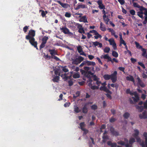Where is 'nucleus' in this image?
<instances>
[{"label": "nucleus", "instance_id": "41", "mask_svg": "<svg viewBox=\"0 0 147 147\" xmlns=\"http://www.w3.org/2000/svg\"><path fill=\"white\" fill-rule=\"evenodd\" d=\"M107 94H106L107 97L109 98H111V92L108 90H107Z\"/></svg>", "mask_w": 147, "mask_h": 147}, {"label": "nucleus", "instance_id": "27", "mask_svg": "<svg viewBox=\"0 0 147 147\" xmlns=\"http://www.w3.org/2000/svg\"><path fill=\"white\" fill-rule=\"evenodd\" d=\"M140 10L142 11L144 13V14L147 16V9L143 7H141L140 8Z\"/></svg>", "mask_w": 147, "mask_h": 147}, {"label": "nucleus", "instance_id": "37", "mask_svg": "<svg viewBox=\"0 0 147 147\" xmlns=\"http://www.w3.org/2000/svg\"><path fill=\"white\" fill-rule=\"evenodd\" d=\"M135 141V139L134 138L132 137H131L129 140V144H131L134 142Z\"/></svg>", "mask_w": 147, "mask_h": 147}, {"label": "nucleus", "instance_id": "43", "mask_svg": "<svg viewBox=\"0 0 147 147\" xmlns=\"http://www.w3.org/2000/svg\"><path fill=\"white\" fill-rule=\"evenodd\" d=\"M61 77L64 80H67L68 78V77L67 76L66 74H64L61 75Z\"/></svg>", "mask_w": 147, "mask_h": 147}, {"label": "nucleus", "instance_id": "40", "mask_svg": "<svg viewBox=\"0 0 147 147\" xmlns=\"http://www.w3.org/2000/svg\"><path fill=\"white\" fill-rule=\"evenodd\" d=\"M106 132L105 131L104 133V135L103 136V142H105L106 140L108 139V137L107 136L105 135V134L106 133Z\"/></svg>", "mask_w": 147, "mask_h": 147}, {"label": "nucleus", "instance_id": "61", "mask_svg": "<svg viewBox=\"0 0 147 147\" xmlns=\"http://www.w3.org/2000/svg\"><path fill=\"white\" fill-rule=\"evenodd\" d=\"M131 62L134 63L136 61V59L133 58H131Z\"/></svg>", "mask_w": 147, "mask_h": 147}, {"label": "nucleus", "instance_id": "42", "mask_svg": "<svg viewBox=\"0 0 147 147\" xmlns=\"http://www.w3.org/2000/svg\"><path fill=\"white\" fill-rule=\"evenodd\" d=\"M95 35V36H94V37L96 39H97L99 38H101V36L98 34L97 32Z\"/></svg>", "mask_w": 147, "mask_h": 147}, {"label": "nucleus", "instance_id": "45", "mask_svg": "<svg viewBox=\"0 0 147 147\" xmlns=\"http://www.w3.org/2000/svg\"><path fill=\"white\" fill-rule=\"evenodd\" d=\"M133 5L135 7H137L139 8L140 10V8L141 7H143L142 6H140L137 3H133Z\"/></svg>", "mask_w": 147, "mask_h": 147}, {"label": "nucleus", "instance_id": "4", "mask_svg": "<svg viewBox=\"0 0 147 147\" xmlns=\"http://www.w3.org/2000/svg\"><path fill=\"white\" fill-rule=\"evenodd\" d=\"M127 93H129L132 96V98L134 101L136 102L137 101L139 100V98L138 94L136 92H132L130 91L129 89H127L126 91Z\"/></svg>", "mask_w": 147, "mask_h": 147}, {"label": "nucleus", "instance_id": "20", "mask_svg": "<svg viewBox=\"0 0 147 147\" xmlns=\"http://www.w3.org/2000/svg\"><path fill=\"white\" fill-rule=\"evenodd\" d=\"M126 79L127 80L133 82L134 84H135V81L133 77L130 75H129L126 77Z\"/></svg>", "mask_w": 147, "mask_h": 147}, {"label": "nucleus", "instance_id": "55", "mask_svg": "<svg viewBox=\"0 0 147 147\" xmlns=\"http://www.w3.org/2000/svg\"><path fill=\"white\" fill-rule=\"evenodd\" d=\"M63 70L65 72H66L68 71V69L66 67H63Z\"/></svg>", "mask_w": 147, "mask_h": 147}, {"label": "nucleus", "instance_id": "52", "mask_svg": "<svg viewBox=\"0 0 147 147\" xmlns=\"http://www.w3.org/2000/svg\"><path fill=\"white\" fill-rule=\"evenodd\" d=\"M138 64L139 65H140L143 68L145 69V67L144 66V64L143 63L141 62H138Z\"/></svg>", "mask_w": 147, "mask_h": 147}, {"label": "nucleus", "instance_id": "14", "mask_svg": "<svg viewBox=\"0 0 147 147\" xmlns=\"http://www.w3.org/2000/svg\"><path fill=\"white\" fill-rule=\"evenodd\" d=\"M60 30L65 34H69L70 33L69 30L66 27H60Z\"/></svg>", "mask_w": 147, "mask_h": 147}, {"label": "nucleus", "instance_id": "19", "mask_svg": "<svg viewBox=\"0 0 147 147\" xmlns=\"http://www.w3.org/2000/svg\"><path fill=\"white\" fill-rule=\"evenodd\" d=\"M98 3L99 5V7L100 9H104L105 6L102 3L101 0H99L97 2Z\"/></svg>", "mask_w": 147, "mask_h": 147}, {"label": "nucleus", "instance_id": "63", "mask_svg": "<svg viewBox=\"0 0 147 147\" xmlns=\"http://www.w3.org/2000/svg\"><path fill=\"white\" fill-rule=\"evenodd\" d=\"M46 43L44 42H42L41 44V45L40 47V48H43L45 46V45Z\"/></svg>", "mask_w": 147, "mask_h": 147}, {"label": "nucleus", "instance_id": "28", "mask_svg": "<svg viewBox=\"0 0 147 147\" xmlns=\"http://www.w3.org/2000/svg\"><path fill=\"white\" fill-rule=\"evenodd\" d=\"M143 12L142 11L140 10L137 13L138 15L140 18L143 19L144 18L143 16Z\"/></svg>", "mask_w": 147, "mask_h": 147}, {"label": "nucleus", "instance_id": "32", "mask_svg": "<svg viewBox=\"0 0 147 147\" xmlns=\"http://www.w3.org/2000/svg\"><path fill=\"white\" fill-rule=\"evenodd\" d=\"M49 51L52 56L56 54V53L55 50H49Z\"/></svg>", "mask_w": 147, "mask_h": 147}, {"label": "nucleus", "instance_id": "49", "mask_svg": "<svg viewBox=\"0 0 147 147\" xmlns=\"http://www.w3.org/2000/svg\"><path fill=\"white\" fill-rule=\"evenodd\" d=\"M120 43L121 44H123L124 45H126V43L123 39L120 40Z\"/></svg>", "mask_w": 147, "mask_h": 147}, {"label": "nucleus", "instance_id": "50", "mask_svg": "<svg viewBox=\"0 0 147 147\" xmlns=\"http://www.w3.org/2000/svg\"><path fill=\"white\" fill-rule=\"evenodd\" d=\"M65 16L66 17L69 18L71 16V14L69 13L66 12L65 13Z\"/></svg>", "mask_w": 147, "mask_h": 147}, {"label": "nucleus", "instance_id": "2", "mask_svg": "<svg viewBox=\"0 0 147 147\" xmlns=\"http://www.w3.org/2000/svg\"><path fill=\"white\" fill-rule=\"evenodd\" d=\"M93 80L96 82V84L98 85V87L101 84L102 86L100 88V90H106V88L105 87V86L106 84V82L101 83V82L99 80V79L95 76H94L93 77Z\"/></svg>", "mask_w": 147, "mask_h": 147}, {"label": "nucleus", "instance_id": "26", "mask_svg": "<svg viewBox=\"0 0 147 147\" xmlns=\"http://www.w3.org/2000/svg\"><path fill=\"white\" fill-rule=\"evenodd\" d=\"M100 28L102 31H105L106 30V28H105V26L101 22L100 23Z\"/></svg>", "mask_w": 147, "mask_h": 147}, {"label": "nucleus", "instance_id": "47", "mask_svg": "<svg viewBox=\"0 0 147 147\" xmlns=\"http://www.w3.org/2000/svg\"><path fill=\"white\" fill-rule=\"evenodd\" d=\"M74 111L76 113H78L80 111V110L78 107L75 106L74 107Z\"/></svg>", "mask_w": 147, "mask_h": 147}, {"label": "nucleus", "instance_id": "10", "mask_svg": "<svg viewBox=\"0 0 147 147\" xmlns=\"http://www.w3.org/2000/svg\"><path fill=\"white\" fill-rule=\"evenodd\" d=\"M84 59L83 57H79L73 61V63L76 64H78L79 63H80L81 61L83 60Z\"/></svg>", "mask_w": 147, "mask_h": 147}, {"label": "nucleus", "instance_id": "18", "mask_svg": "<svg viewBox=\"0 0 147 147\" xmlns=\"http://www.w3.org/2000/svg\"><path fill=\"white\" fill-rule=\"evenodd\" d=\"M80 126L81 129L84 131V133L86 134L88 132V131L87 130L85 129L83 127L84 126V123H80Z\"/></svg>", "mask_w": 147, "mask_h": 147}, {"label": "nucleus", "instance_id": "36", "mask_svg": "<svg viewBox=\"0 0 147 147\" xmlns=\"http://www.w3.org/2000/svg\"><path fill=\"white\" fill-rule=\"evenodd\" d=\"M112 55L113 57H117L118 56V54L115 51H112Z\"/></svg>", "mask_w": 147, "mask_h": 147}, {"label": "nucleus", "instance_id": "25", "mask_svg": "<svg viewBox=\"0 0 147 147\" xmlns=\"http://www.w3.org/2000/svg\"><path fill=\"white\" fill-rule=\"evenodd\" d=\"M93 45L96 46H98V47L101 48L102 47V45L101 43H100L98 42H93Z\"/></svg>", "mask_w": 147, "mask_h": 147}, {"label": "nucleus", "instance_id": "53", "mask_svg": "<svg viewBox=\"0 0 147 147\" xmlns=\"http://www.w3.org/2000/svg\"><path fill=\"white\" fill-rule=\"evenodd\" d=\"M118 1L121 5H123L125 3L124 0H118Z\"/></svg>", "mask_w": 147, "mask_h": 147}, {"label": "nucleus", "instance_id": "9", "mask_svg": "<svg viewBox=\"0 0 147 147\" xmlns=\"http://www.w3.org/2000/svg\"><path fill=\"white\" fill-rule=\"evenodd\" d=\"M135 77L136 78V79L138 80V84L140 85L142 88L144 87L145 86V85L142 82L139 77L136 75L135 76Z\"/></svg>", "mask_w": 147, "mask_h": 147}, {"label": "nucleus", "instance_id": "44", "mask_svg": "<svg viewBox=\"0 0 147 147\" xmlns=\"http://www.w3.org/2000/svg\"><path fill=\"white\" fill-rule=\"evenodd\" d=\"M135 43L137 48L138 49H142V47L140 45L139 43L136 42H135Z\"/></svg>", "mask_w": 147, "mask_h": 147}, {"label": "nucleus", "instance_id": "60", "mask_svg": "<svg viewBox=\"0 0 147 147\" xmlns=\"http://www.w3.org/2000/svg\"><path fill=\"white\" fill-rule=\"evenodd\" d=\"M55 75H58V76L60 75V73H59V70L55 71Z\"/></svg>", "mask_w": 147, "mask_h": 147}, {"label": "nucleus", "instance_id": "35", "mask_svg": "<svg viewBox=\"0 0 147 147\" xmlns=\"http://www.w3.org/2000/svg\"><path fill=\"white\" fill-rule=\"evenodd\" d=\"M110 50V49L108 47H105L103 49V51L105 53H108Z\"/></svg>", "mask_w": 147, "mask_h": 147}, {"label": "nucleus", "instance_id": "24", "mask_svg": "<svg viewBox=\"0 0 147 147\" xmlns=\"http://www.w3.org/2000/svg\"><path fill=\"white\" fill-rule=\"evenodd\" d=\"M80 21L84 22L85 23L88 22L86 16H84L81 17L80 19Z\"/></svg>", "mask_w": 147, "mask_h": 147}, {"label": "nucleus", "instance_id": "57", "mask_svg": "<svg viewBox=\"0 0 147 147\" xmlns=\"http://www.w3.org/2000/svg\"><path fill=\"white\" fill-rule=\"evenodd\" d=\"M144 107L147 109V100L144 103Z\"/></svg>", "mask_w": 147, "mask_h": 147}, {"label": "nucleus", "instance_id": "7", "mask_svg": "<svg viewBox=\"0 0 147 147\" xmlns=\"http://www.w3.org/2000/svg\"><path fill=\"white\" fill-rule=\"evenodd\" d=\"M92 80H90L88 82V84L89 86L90 87L92 90L98 89L99 88V87L98 86H92Z\"/></svg>", "mask_w": 147, "mask_h": 147}, {"label": "nucleus", "instance_id": "62", "mask_svg": "<svg viewBox=\"0 0 147 147\" xmlns=\"http://www.w3.org/2000/svg\"><path fill=\"white\" fill-rule=\"evenodd\" d=\"M28 29V27L27 26H26L24 27L23 28V30L26 32L27 31V30Z\"/></svg>", "mask_w": 147, "mask_h": 147}, {"label": "nucleus", "instance_id": "17", "mask_svg": "<svg viewBox=\"0 0 147 147\" xmlns=\"http://www.w3.org/2000/svg\"><path fill=\"white\" fill-rule=\"evenodd\" d=\"M143 136L145 138V142H144L141 141V142H143L145 145V146L144 147H145L147 146V133L146 132H144L143 134Z\"/></svg>", "mask_w": 147, "mask_h": 147}, {"label": "nucleus", "instance_id": "1", "mask_svg": "<svg viewBox=\"0 0 147 147\" xmlns=\"http://www.w3.org/2000/svg\"><path fill=\"white\" fill-rule=\"evenodd\" d=\"M35 35V31L33 30H31L29 31L28 35L26 36V38L27 39L29 40L30 42L32 45L38 49L37 45V42L35 41V39L33 37Z\"/></svg>", "mask_w": 147, "mask_h": 147}, {"label": "nucleus", "instance_id": "8", "mask_svg": "<svg viewBox=\"0 0 147 147\" xmlns=\"http://www.w3.org/2000/svg\"><path fill=\"white\" fill-rule=\"evenodd\" d=\"M119 144L121 145H125L126 147H130L128 144V140L127 139H125V142L120 141L118 142Z\"/></svg>", "mask_w": 147, "mask_h": 147}, {"label": "nucleus", "instance_id": "64", "mask_svg": "<svg viewBox=\"0 0 147 147\" xmlns=\"http://www.w3.org/2000/svg\"><path fill=\"white\" fill-rule=\"evenodd\" d=\"M70 105L69 102H66L64 105V106L65 107H67L69 106Z\"/></svg>", "mask_w": 147, "mask_h": 147}, {"label": "nucleus", "instance_id": "38", "mask_svg": "<svg viewBox=\"0 0 147 147\" xmlns=\"http://www.w3.org/2000/svg\"><path fill=\"white\" fill-rule=\"evenodd\" d=\"M73 76L74 78H78L80 77V75L79 73H77L74 74Z\"/></svg>", "mask_w": 147, "mask_h": 147}, {"label": "nucleus", "instance_id": "46", "mask_svg": "<svg viewBox=\"0 0 147 147\" xmlns=\"http://www.w3.org/2000/svg\"><path fill=\"white\" fill-rule=\"evenodd\" d=\"M129 116V114L127 113H125L123 115L124 117L125 118H128Z\"/></svg>", "mask_w": 147, "mask_h": 147}, {"label": "nucleus", "instance_id": "12", "mask_svg": "<svg viewBox=\"0 0 147 147\" xmlns=\"http://www.w3.org/2000/svg\"><path fill=\"white\" fill-rule=\"evenodd\" d=\"M57 2L62 7L64 8H68L70 7V5L67 3H63L59 1H57Z\"/></svg>", "mask_w": 147, "mask_h": 147}, {"label": "nucleus", "instance_id": "3", "mask_svg": "<svg viewBox=\"0 0 147 147\" xmlns=\"http://www.w3.org/2000/svg\"><path fill=\"white\" fill-rule=\"evenodd\" d=\"M139 134V131L137 130H135L132 136L136 139L137 142H138L142 147H144L145 146L143 142H141V140L140 138L138 136Z\"/></svg>", "mask_w": 147, "mask_h": 147}, {"label": "nucleus", "instance_id": "23", "mask_svg": "<svg viewBox=\"0 0 147 147\" xmlns=\"http://www.w3.org/2000/svg\"><path fill=\"white\" fill-rule=\"evenodd\" d=\"M86 63L87 65H92L94 66L95 65L96 63L93 61H87L86 62Z\"/></svg>", "mask_w": 147, "mask_h": 147}, {"label": "nucleus", "instance_id": "39", "mask_svg": "<svg viewBox=\"0 0 147 147\" xmlns=\"http://www.w3.org/2000/svg\"><path fill=\"white\" fill-rule=\"evenodd\" d=\"M49 38V37L48 36H45L42 39V42H44L46 43L47 40Z\"/></svg>", "mask_w": 147, "mask_h": 147}, {"label": "nucleus", "instance_id": "29", "mask_svg": "<svg viewBox=\"0 0 147 147\" xmlns=\"http://www.w3.org/2000/svg\"><path fill=\"white\" fill-rule=\"evenodd\" d=\"M136 107L140 112L142 111L144 109V107L142 106L141 105H136Z\"/></svg>", "mask_w": 147, "mask_h": 147}, {"label": "nucleus", "instance_id": "58", "mask_svg": "<svg viewBox=\"0 0 147 147\" xmlns=\"http://www.w3.org/2000/svg\"><path fill=\"white\" fill-rule=\"evenodd\" d=\"M147 23V16H146L145 17V20L144 21L143 23L144 24H145Z\"/></svg>", "mask_w": 147, "mask_h": 147}, {"label": "nucleus", "instance_id": "16", "mask_svg": "<svg viewBox=\"0 0 147 147\" xmlns=\"http://www.w3.org/2000/svg\"><path fill=\"white\" fill-rule=\"evenodd\" d=\"M108 15H104L103 17V19L107 24H109V19L108 18Z\"/></svg>", "mask_w": 147, "mask_h": 147}, {"label": "nucleus", "instance_id": "11", "mask_svg": "<svg viewBox=\"0 0 147 147\" xmlns=\"http://www.w3.org/2000/svg\"><path fill=\"white\" fill-rule=\"evenodd\" d=\"M77 28L78 29V32L81 33H85V32L82 26L80 24H77L76 25Z\"/></svg>", "mask_w": 147, "mask_h": 147}, {"label": "nucleus", "instance_id": "59", "mask_svg": "<svg viewBox=\"0 0 147 147\" xmlns=\"http://www.w3.org/2000/svg\"><path fill=\"white\" fill-rule=\"evenodd\" d=\"M118 69L120 70L123 71V72L125 73L124 72V68L123 67H120L118 68Z\"/></svg>", "mask_w": 147, "mask_h": 147}, {"label": "nucleus", "instance_id": "56", "mask_svg": "<svg viewBox=\"0 0 147 147\" xmlns=\"http://www.w3.org/2000/svg\"><path fill=\"white\" fill-rule=\"evenodd\" d=\"M88 57L90 60H91L94 58V57L92 55H88Z\"/></svg>", "mask_w": 147, "mask_h": 147}, {"label": "nucleus", "instance_id": "48", "mask_svg": "<svg viewBox=\"0 0 147 147\" xmlns=\"http://www.w3.org/2000/svg\"><path fill=\"white\" fill-rule=\"evenodd\" d=\"M83 112L84 113H86L87 112V109L86 107L85 106L83 109Z\"/></svg>", "mask_w": 147, "mask_h": 147}, {"label": "nucleus", "instance_id": "34", "mask_svg": "<svg viewBox=\"0 0 147 147\" xmlns=\"http://www.w3.org/2000/svg\"><path fill=\"white\" fill-rule=\"evenodd\" d=\"M59 77L58 76H54L53 78V80L54 82H57L59 80Z\"/></svg>", "mask_w": 147, "mask_h": 147}, {"label": "nucleus", "instance_id": "51", "mask_svg": "<svg viewBox=\"0 0 147 147\" xmlns=\"http://www.w3.org/2000/svg\"><path fill=\"white\" fill-rule=\"evenodd\" d=\"M47 13V12L46 11L45 12L44 11H42V13H41V14H42V16L43 17H44L45 16L46 14V13Z\"/></svg>", "mask_w": 147, "mask_h": 147}, {"label": "nucleus", "instance_id": "13", "mask_svg": "<svg viewBox=\"0 0 147 147\" xmlns=\"http://www.w3.org/2000/svg\"><path fill=\"white\" fill-rule=\"evenodd\" d=\"M77 50L78 52L80 54L82 55H83L86 56V54L83 52L82 51V49L80 46H78L77 47Z\"/></svg>", "mask_w": 147, "mask_h": 147}, {"label": "nucleus", "instance_id": "30", "mask_svg": "<svg viewBox=\"0 0 147 147\" xmlns=\"http://www.w3.org/2000/svg\"><path fill=\"white\" fill-rule=\"evenodd\" d=\"M141 50L143 52V53H142V55L147 58V55L146 53V49L143 48H142Z\"/></svg>", "mask_w": 147, "mask_h": 147}, {"label": "nucleus", "instance_id": "22", "mask_svg": "<svg viewBox=\"0 0 147 147\" xmlns=\"http://www.w3.org/2000/svg\"><path fill=\"white\" fill-rule=\"evenodd\" d=\"M86 7V5H85L81 4L78 5L75 8L76 10L80 8L84 9Z\"/></svg>", "mask_w": 147, "mask_h": 147}, {"label": "nucleus", "instance_id": "33", "mask_svg": "<svg viewBox=\"0 0 147 147\" xmlns=\"http://www.w3.org/2000/svg\"><path fill=\"white\" fill-rule=\"evenodd\" d=\"M107 144L111 146V147H115L116 145V144L115 143H112L110 141L108 142Z\"/></svg>", "mask_w": 147, "mask_h": 147}, {"label": "nucleus", "instance_id": "6", "mask_svg": "<svg viewBox=\"0 0 147 147\" xmlns=\"http://www.w3.org/2000/svg\"><path fill=\"white\" fill-rule=\"evenodd\" d=\"M117 74L116 71H115L111 75V79L113 82H115L117 80Z\"/></svg>", "mask_w": 147, "mask_h": 147}, {"label": "nucleus", "instance_id": "31", "mask_svg": "<svg viewBox=\"0 0 147 147\" xmlns=\"http://www.w3.org/2000/svg\"><path fill=\"white\" fill-rule=\"evenodd\" d=\"M111 75L105 74L103 76V78L105 80H108L111 79Z\"/></svg>", "mask_w": 147, "mask_h": 147}, {"label": "nucleus", "instance_id": "21", "mask_svg": "<svg viewBox=\"0 0 147 147\" xmlns=\"http://www.w3.org/2000/svg\"><path fill=\"white\" fill-rule=\"evenodd\" d=\"M147 117L146 112H144L139 115V117L141 119H145Z\"/></svg>", "mask_w": 147, "mask_h": 147}, {"label": "nucleus", "instance_id": "15", "mask_svg": "<svg viewBox=\"0 0 147 147\" xmlns=\"http://www.w3.org/2000/svg\"><path fill=\"white\" fill-rule=\"evenodd\" d=\"M100 58L101 59H107L109 61H111V58L108 54L101 55L100 57Z\"/></svg>", "mask_w": 147, "mask_h": 147}, {"label": "nucleus", "instance_id": "5", "mask_svg": "<svg viewBox=\"0 0 147 147\" xmlns=\"http://www.w3.org/2000/svg\"><path fill=\"white\" fill-rule=\"evenodd\" d=\"M108 41L109 42L110 45L112 46L113 49L115 50H116L117 49L116 44L115 43L114 39L112 38L108 40Z\"/></svg>", "mask_w": 147, "mask_h": 147}, {"label": "nucleus", "instance_id": "54", "mask_svg": "<svg viewBox=\"0 0 147 147\" xmlns=\"http://www.w3.org/2000/svg\"><path fill=\"white\" fill-rule=\"evenodd\" d=\"M130 13L132 15H134L135 14V11L134 10H131L130 11Z\"/></svg>", "mask_w": 147, "mask_h": 147}]
</instances>
